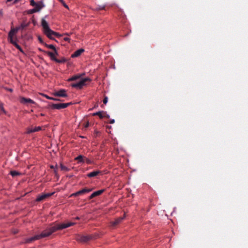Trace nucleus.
Instances as JSON below:
<instances>
[{"label":"nucleus","mask_w":248,"mask_h":248,"mask_svg":"<svg viewBox=\"0 0 248 248\" xmlns=\"http://www.w3.org/2000/svg\"><path fill=\"white\" fill-rule=\"evenodd\" d=\"M76 223L74 222H68L66 223L56 224L55 225L48 227L46 230L42 232L39 234L35 235L31 237L25 239L23 243H31L34 241L41 239L43 238L48 237L53 232L61 230L69 227L73 226Z\"/></svg>","instance_id":"obj_1"},{"label":"nucleus","mask_w":248,"mask_h":248,"mask_svg":"<svg viewBox=\"0 0 248 248\" xmlns=\"http://www.w3.org/2000/svg\"><path fill=\"white\" fill-rule=\"evenodd\" d=\"M42 26L43 28L44 33L50 39L56 41V40L52 36L54 35L55 31H52L48 24V23L43 18L41 20Z\"/></svg>","instance_id":"obj_2"},{"label":"nucleus","mask_w":248,"mask_h":248,"mask_svg":"<svg viewBox=\"0 0 248 248\" xmlns=\"http://www.w3.org/2000/svg\"><path fill=\"white\" fill-rule=\"evenodd\" d=\"M30 24V22L26 23L25 21H23L20 24V25L19 26L16 27V28L11 27V30L9 31L8 34L16 36V34L19 30H23L25 28L28 27L29 26Z\"/></svg>","instance_id":"obj_3"},{"label":"nucleus","mask_w":248,"mask_h":248,"mask_svg":"<svg viewBox=\"0 0 248 248\" xmlns=\"http://www.w3.org/2000/svg\"><path fill=\"white\" fill-rule=\"evenodd\" d=\"M74 103L72 102H70L67 103H59V104H54V103H49L47 107V108H51L52 109H61L63 108H65L68 106L74 104Z\"/></svg>","instance_id":"obj_4"},{"label":"nucleus","mask_w":248,"mask_h":248,"mask_svg":"<svg viewBox=\"0 0 248 248\" xmlns=\"http://www.w3.org/2000/svg\"><path fill=\"white\" fill-rule=\"evenodd\" d=\"M97 235L91 234L87 235H81L78 234L76 240L80 243H87L90 240L95 239L97 238Z\"/></svg>","instance_id":"obj_5"},{"label":"nucleus","mask_w":248,"mask_h":248,"mask_svg":"<svg viewBox=\"0 0 248 248\" xmlns=\"http://www.w3.org/2000/svg\"><path fill=\"white\" fill-rule=\"evenodd\" d=\"M87 81H91V79L89 78H82L78 83H72L71 86L73 88H75L78 89H81L84 86L86 85V82Z\"/></svg>","instance_id":"obj_6"},{"label":"nucleus","mask_w":248,"mask_h":248,"mask_svg":"<svg viewBox=\"0 0 248 248\" xmlns=\"http://www.w3.org/2000/svg\"><path fill=\"white\" fill-rule=\"evenodd\" d=\"M7 40L9 43L14 46L17 49L21 46L18 44L17 36L8 34Z\"/></svg>","instance_id":"obj_7"},{"label":"nucleus","mask_w":248,"mask_h":248,"mask_svg":"<svg viewBox=\"0 0 248 248\" xmlns=\"http://www.w3.org/2000/svg\"><path fill=\"white\" fill-rule=\"evenodd\" d=\"M7 40L9 43L14 46L17 49L21 46L18 44L17 36L8 34Z\"/></svg>","instance_id":"obj_8"},{"label":"nucleus","mask_w":248,"mask_h":248,"mask_svg":"<svg viewBox=\"0 0 248 248\" xmlns=\"http://www.w3.org/2000/svg\"><path fill=\"white\" fill-rule=\"evenodd\" d=\"M47 55L50 57V59L52 61H53L57 63H62L65 62L67 61V60L64 57H62L61 59H57L56 58L55 56H54V54L52 52H47Z\"/></svg>","instance_id":"obj_9"},{"label":"nucleus","mask_w":248,"mask_h":248,"mask_svg":"<svg viewBox=\"0 0 248 248\" xmlns=\"http://www.w3.org/2000/svg\"><path fill=\"white\" fill-rule=\"evenodd\" d=\"M55 193V192H53L48 193H43L41 195L37 196V197L35 200V201L37 202H41V201L45 200L46 199L53 195Z\"/></svg>","instance_id":"obj_10"},{"label":"nucleus","mask_w":248,"mask_h":248,"mask_svg":"<svg viewBox=\"0 0 248 248\" xmlns=\"http://www.w3.org/2000/svg\"><path fill=\"white\" fill-rule=\"evenodd\" d=\"M93 190V188H88L87 187L84 188L81 190H80L75 193H72L70 195V197H76L79 195L83 194L86 193H89Z\"/></svg>","instance_id":"obj_11"},{"label":"nucleus","mask_w":248,"mask_h":248,"mask_svg":"<svg viewBox=\"0 0 248 248\" xmlns=\"http://www.w3.org/2000/svg\"><path fill=\"white\" fill-rule=\"evenodd\" d=\"M53 95L58 97H67L68 94L66 93V91L65 89H61L57 92H54L53 93Z\"/></svg>","instance_id":"obj_12"},{"label":"nucleus","mask_w":248,"mask_h":248,"mask_svg":"<svg viewBox=\"0 0 248 248\" xmlns=\"http://www.w3.org/2000/svg\"><path fill=\"white\" fill-rule=\"evenodd\" d=\"M105 191V189H100L93 192L89 197V200H91L95 197L101 195Z\"/></svg>","instance_id":"obj_13"},{"label":"nucleus","mask_w":248,"mask_h":248,"mask_svg":"<svg viewBox=\"0 0 248 248\" xmlns=\"http://www.w3.org/2000/svg\"><path fill=\"white\" fill-rule=\"evenodd\" d=\"M20 102L22 104L31 103L35 104V102L30 98H27L24 97H21L20 98Z\"/></svg>","instance_id":"obj_14"},{"label":"nucleus","mask_w":248,"mask_h":248,"mask_svg":"<svg viewBox=\"0 0 248 248\" xmlns=\"http://www.w3.org/2000/svg\"><path fill=\"white\" fill-rule=\"evenodd\" d=\"M41 130H42V127L41 126H36L34 128L28 127L27 129L26 133L28 134H30L31 133L39 131Z\"/></svg>","instance_id":"obj_15"},{"label":"nucleus","mask_w":248,"mask_h":248,"mask_svg":"<svg viewBox=\"0 0 248 248\" xmlns=\"http://www.w3.org/2000/svg\"><path fill=\"white\" fill-rule=\"evenodd\" d=\"M84 51L85 50L83 48H80L78 49L71 55V57L72 58L78 57L82 53L84 52Z\"/></svg>","instance_id":"obj_16"},{"label":"nucleus","mask_w":248,"mask_h":248,"mask_svg":"<svg viewBox=\"0 0 248 248\" xmlns=\"http://www.w3.org/2000/svg\"><path fill=\"white\" fill-rule=\"evenodd\" d=\"M125 217V214L123 217H119L116 218L114 221L111 222V224L112 226H115L119 224Z\"/></svg>","instance_id":"obj_17"},{"label":"nucleus","mask_w":248,"mask_h":248,"mask_svg":"<svg viewBox=\"0 0 248 248\" xmlns=\"http://www.w3.org/2000/svg\"><path fill=\"white\" fill-rule=\"evenodd\" d=\"M102 172L100 170H95L87 174V176L89 178H92L98 175L99 174H101Z\"/></svg>","instance_id":"obj_18"},{"label":"nucleus","mask_w":248,"mask_h":248,"mask_svg":"<svg viewBox=\"0 0 248 248\" xmlns=\"http://www.w3.org/2000/svg\"><path fill=\"white\" fill-rule=\"evenodd\" d=\"M85 75V74L83 73V74H81V75L80 74H78V75H74L73 77H72L71 78H69L67 80V81H71L76 80H77L78 79L80 78L82 75Z\"/></svg>","instance_id":"obj_19"},{"label":"nucleus","mask_w":248,"mask_h":248,"mask_svg":"<svg viewBox=\"0 0 248 248\" xmlns=\"http://www.w3.org/2000/svg\"><path fill=\"white\" fill-rule=\"evenodd\" d=\"M40 94L41 95L45 97L46 98H47L48 99H49V100H54V101H61L59 98H54V97H50V96H48L47 95H46V94H44L43 93H40Z\"/></svg>","instance_id":"obj_20"},{"label":"nucleus","mask_w":248,"mask_h":248,"mask_svg":"<svg viewBox=\"0 0 248 248\" xmlns=\"http://www.w3.org/2000/svg\"><path fill=\"white\" fill-rule=\"evenodd\" d=\"M84 157L82 155H79L75 158V160L78 161V163H83L85 162Z\"/></svg>","instance_id":"obj_21"},{"label":"nucleus","mask_w":248,"mask_h":248,"mask_svg":"<svg viewBox=\"0 0 248 248\" xmlns=\"http://www.w3.org/2000/svg\"><path fill=\"white\" fill-rule=\"evenodd\" d=\"M106 113V112H104L103 111H99L95 113H93V116H98L99 118L102 119L104 117V116L103 115V113Z\"/></svg>","instance_id":"obj_22"},{"label":"nucleus","mask_w":248,"mask_h":248,"mask_svg":"<svg viewBox=\"0 0 248 248\" xmlns=\"http://www.w3.org/2000/svg\"><path fill=\"white\" fill-rule=\"evenodd\" d=\"M34 6V10H35L36 12H38L41 10L42 8L45 7V5H39L37 3H36V5H35Z\"/></svg>","instance_id":"obj_23"},{"label":"nucleus","mask_w":248,"mask_h":248,"mask_svg":"<svg viewBox=\"0 0 248 248\" xmlns=\"http://www.w3.org/2000/svg\"><path fill=\"white\" fill-rule=\"evenodd\" d=\"M10 174L13 176L15 177L21 174V173L16 170H11L10 172Z\"/></svg>","instance_id":"obj_24"},{"label":"nucleus","mask_w":248,"mask_h":248,"mask_svg":"<svg viewBox=\"0 0 248 248\" xmlns=\"http://www.w3.org/2000/svg\"><path fill=\"white\" fill-rule=\"evenodd\" d=\"M60 167L61 170H63L65 171H69L70 170V169L69 168L64 166L62 163L60 164Z\"/></svg>","instance_id":"obj_25"},{"label":"nucleus","mask_w":248,"mask_h":248,"mask_svg":"<svg viewBox=\"0 0 248 248\" xmlns=\"http://www.w3.org/2000/svg\"><path fill=\"white\" fill-rule=\"evenodd\" d=\"M44 46L47 48L51 49L53 50L56 48L55 46L53 45H48L46 43Z\"/></svg>","instance_id":"obj_26"},{"label":"nucleus","mask_w":248,"mask_h":248,"mask_svg":"<svg viewBox=\"0 0 248 248\" xmlns=\"http://www.w3.org/2000/svg\"><path fill=\"white\" fill-rule=\"evenodd\" d=\"M26 13L28 15H31V14H32L33 13H36V12L35 10H34V9L33 8L32 9H30V10H27L26 11Z\"/></svg>","instance_id":"obj_27"},{"label":"nucleus","mask_w":248,"mask_h":248,"mask_svg":"<svg viewBox=\"0 0 248 248\" xmlns=\"http://www.w3.org/2000/svg\"><path fill=\"white\" fill-rule=\"evenodd\" d=\"M85 162H86L87 164H93V161L89 159L88 158L84 157Z\"/></svg>","instance_id":"obj_28"},{"label":"nucleus","mask_w":248,"mask_h":248,"mask_svg":"<svg viewBox=\"0 0 248 248\" xmlns=\"http://www.w3.org/2000/svg\"><path fill=\"white\" fill-rule=\"evenodd\" d=\"M55 168H56V169H55L54 170V172L55 176L58 178L59 175H58V170H58V165H55Z\"/></svg>","instance_id":"obj_29"},{"label":"nucleus","mask_w":248,"mask_h":248,"mask_svg":"<svg viewBox=\"0 0 248 248\" xmlns=\"http://www.w3.org/2000/svg\"><path fill=\"white\" fill-rule=\"evenodd\" d=\"M38 39L39 42L41 44H43V45H45V44H46V43H45V42L43 41V40L42 38H41V37L40 35L38 36Z\"/></svg>","instance_id":"obj_30"},{"label":"nucleus","mask_w":248,"mask_h":248,"mask_svg":"<svg viewBox=\"0 0 248 248\" xmlns=\"http://www.w3.org/2000/svg\"><path fill=\"white\" fill-rule=\"evenodd\" d=\"M36 3L34 0H30V5L32 6H34L35 5H36Z\"/></svg>","instance_id":"obj_31"},{"label":"nucleus","mask_w":248,"mask_h":248,"mask_svg":"<svg viewBox=\"0 0 248 248\" xmlns=\"http://www.w3.org/2000/svg\"><path fill=\"white\" fill-rule=\"evenodd\" d=\"M63 34H60L59 32H55L54 36H55L57 37H60L63 36Z\"/></svg>","instance_id":"obj_32"},{"label":"nucleus","mask_w":248,"mask_h":248,"mask_svg":"<svg viewBox=\"0 0 248 248\" xmlns=\"http://www.w3.org/2000/svg\"><path fill=\"white\" fill-rule=\"evenodd\" d=\"M105 8V6H99L96 8L97 10H101L104 9Z\"/></svg>","instance_id":"obj_33"},{"label":"nucleus","mask_w":248,"mask_h":248,"mask_svg":"<svg viewBox=\"0 0 248 248\" xmlns=\"http://www.w3.org/2000/svg\"><path fill=\"white\" fill-rule=\"evenodd\" d=\"M31 21H32V23H33V24L34 25V26H35L37 23V22L35 20V19L34 18V16H33L31 18Z\"/></svg>","instance_id":"obj_34"},{"label":"nucleus","mask_w":248,"mask_h":248,"mask_svg":"<svg viewBox=\"0 0 248 248\" xmlns=\"http://www.w3.org/2000/svg\"><path fill=\"white\" fill-rule=\"evenodd\" d=\"M4 89L7 91H9L11 93H12L13 92V90L12 88H9L8 87H4Z\"/></svg>","instance_id":"obj_35"},{"label":"nucleus","mask_w":248,"mask_h":248,"mask_svg":"<svg viewBox=\"0 0 248 248\" xmlns=\"http://www.w3.org/2000/svg\"><path fill=\"white\" fill-rule=\"evenodd\" d=\"M62 5L65 7L67 9H69V7H68V6L65 3V2H64V1H63L62 2H61Z\"/></svg>","instance_id":"obj_36"},{"label":"nucleus","mask_w":248,"mask_h":248,"mask_svg":"<svg viewBox=\"0 0 248 248\" xmlns=\"http://www.w3.org/2000/svg\"><path fill=\"white\" fill-rule=\"evenodd\" d=\"M108 97L107 96H105L104 97V99H103V103L104 104H106L107 103V102H108Z\"/></svg>","instance_id":"obj_37"},{"label":"nucleus","mask_w":248,"mask_h":248,"mask_svg":"<svg viewBox=\"0 0 248 248\" xmlns=\"http://www.w3.org/2000/svg\"><path fill=\"white\" fill-rule=\"evenodd\" d=\"M38 50L40 52L45 53L46 54H47V53L49 52V51H46L45 50H44L43 49H41V48H38Z\"/></svg>","instance_id":"obj_38"},{"label":"nucleus","mask_w":248,"mask_h":248,"mask_svg":"<svg viewBox=\"0 0 248 248\" xmlns=\"http://www.w3.org/2000/svg\"><path fill=\"white\" fill-rule=\"evenodd\" d=\"M63 40L65 41H67L68 42H70V39L69 38V37H64L63 38Z\"/></svg>","instance_id":"obj_39"},{"label":"nucleus","mask_w":248,"mask_h":248,"mask_svg":"<svg viewBox=\"0 0 248 248\" xmlns=\"http://www.w3.org/2000/svg\"><path fill=\"white\" fill-rule=\"evenodd\" d=\"M39 5H45L42 0L39 1L37 2Z\"/></svg>","instance_id":"obj_40"},{"label":"nucleus","mask_w":248,"mask_h":248,"mask_svg":"<svg viewBox=\"0 0 248 248\" xmlns=\"http://www.w3.org/2000/svg\"><path fill=\"white\" fill-rule=\"evenodd\" d=\"M54 51V56L56 55H58V51L57 50L56 48H55V49L53 50Z\"/></svg>","instance_id":"obj_41"},{"label":"nucleus","mask_w":248,"mask_h":248,"mask_svg":"<svg viewBox=\"0 0 248 248\" xmlns=\"http://www.w3.org/2000/svg\"><path fill=\"white\" fill-rule=\"evenodd\" d=\"M89 124H90L89 122H88H88L85 124L84 125V127H85V128H87V127H88V126H89Z\"/></svg>","instance_id":"obj_42"},{"label":"nucleus","mask_w":248,"mask_h":248,"mask_svg":"<svg viewBox=\"0 0 248 248\" xmlns=\"http://www.w3.org/2000/svg\"><path fill=\"white\" fill-rule=\"evenodd\" d=\"M23 54H25V52L24 51V50H23V49L21 47H20V48H19L18 49Z\"/></svg>","instance_id":"obj_43"},{"label":"nucleus","mask_w":248,"mask_h":248,"mask_svg":"<svg viewBox=\"0 0 248 248\" xmlns=\"http://www.w3.org/2000/svg\"><path fill=\"white\" fill-rule=\"evenodd\" d=\"M0 108H1V110H2V111L4 113H6V111H5V109H4V108H3V106H0Z\"/></svg>","instance_id":"obj_44"},{"label":"nucleus","mask_w":248,"mask_h":248,"mask_svg":"<svg viewBox=\"0 0 248 248\" xmlns=\"http://www.w3.org/2000/svg\"><path fill=\"white\" fill-rule=\"evenodd\" d=\"M72 32H70V33H65L64 34H63V35H67V36H70V35L72 34Z\"/></svg>","instance_id":"obj_45"},{"label":"nucleus","mask_w":248,"mask_h":248,"mask_svg":"<svg viewBox=\"0 0 248 248\" xmlns=\"http://www.w3.org/2000/svg\"><path fill=\"white\" fill-rule=\"evenodd\" d=\"M105 114V115H104V117H106L107 118H108V119L109 118V115L108 114H106V113Z\"/></svg>","instance_id":"obj_46"},{"label":"nucleus","mask_w":248,"mask_h":248,"mask_svg":"<svg viewBox=\"0 0 248 248\" xmlns=\"http://www.w3.org/2000/svg\"><path fill=\"white\" fill-rule=\"evenodd\" d=\"M115 122L114 119H111L109 121L110 124H113Z\"/></svg>","instance_id":"obj_47"},{"label":"nucleus","mask_w":248,"mask_h":248,"mask_svg":"<svg viewBox=\"0 0 248 248\" xmlns=\"http://www.w3.org/2000/svg\"><path fill=\"white\" fill-rule=\"evenodd\" d=\"M0 15L2 16H3V11L2 9L0 10Z\"/></svg>","instance_id":"obj_48"},{"label":"nucleus","mask_w":248,"mask_h":248,"mask_svg":"<svg viewBox=\"0 0 248 248\" xmlns=\"http://www.w3.org/2000/svg\"><path fill=\"white\" fill-rule=\"evenodd\" d=\"M94 132H95V134H96V136H97V135H98V134H99V133H100V132H99V131H94Z\"/></svg>","instance_id":"obj_49"},{"label":"nucleus","mask_w":248,"mask_h":248,"mask_svg":"<svg viewBox=\"0 0 248 248\" xmlns=\"http://www.w3.org/2000/svg\"><path fill=\"white\" fill-rule=\"evenodd\" d=\"M50 168H51V169H54V170H55V169H56V168H55V166H54L53 165H51V166H50Z\"/></svg>","instance_id":"obj_50"},{"label":"nucleus","mask_w":248,"mask_h":248,"mask_svg":"<svg viewBox=\"0 0 248 248\" xmlns=\"http://www.w3.org/2000/svg\"><path fill=\"white\" fill-rule=\"evenodd\" d=\"M75 219H77V220H79V217H75Z\"/></svg>","instance_id":"obj_51"},{"label":"nucleus","mask_w":248,"mask_h":248,"mask_svg":"<svg viewBox=\"0 0 248 248\" xmlns=\"http://www.w3.org/2000/svg\"><path fill=\"white\" fill-rule=\"evenodd\" d=\"M40 115H41V116H44L45 115V114H44V113H41V114H40Z\"/></svg>","instance_id":"obj_52"},{"label":"nucleus","mask_w":248,"mask_h":248,"mask_svg":"<svg viewBox=\"0 0 248 248\" xmlns=\"http://www.w3.org/2000/svg\"><path fill=\"white\" fill-rule=\"evenodd\" d=\"M17 232H18V231H14V233L15 234L17 233Z\"/></svg>","instance_id":"obj_53"},{"label":"nucleus","mask_w":248,"mask_h":248,"mask_svg":"<svg viewBox=\"0 0 248 248\" xmlns=\"http://www.w3.org/2000/svg\"><path fill=\"white\" fill-rule=\"evenodd\" d=\"M97 107H98V105H95L94 106V107H93V108H97Z\"/></svg>","instance_id":"obj_54"},{"label":"nucleus","mask_w":248,"mask_h":248,"mask_svg":"<svg viewBox=\"0 0 248 248\" xmlns=\"http://www.w3.org/2000/svg\"><path fill=\"white\" fill-rule=\"evenodd\" d=\"M60 2H62L63 1H64L63 0H58Z\"/></svg>","instance_id":"obj_55"},{"label":"nucleus","mask_w":248,"mask_h":248,"mask_svg":"<svg viewBox=\"0 0 248 248\" xmlns=\"http://www.w3.org/2000/svg\"><path fill=\"white\" fill-rule=\"evenodd\" d=\"M79 137H80V138H84V137L82 136H80Z\"/></svg>","instance_id":"obj_56"},{"label":"nucleus","mask_w":248,"mask_h":248,"mask_svg":"<svg viewBox=\"0 0 248 248\" xmlns=\"http://www.w3.org/2000/svg\"><path fill=\"white\" fill-rule=\"evenodd\" d=\"M107 127H108V128H111V126H107Z\"/></svg>","instance_id":"obj_57"},{"label":"nucleus","mask_w":248,"mask_h":248,"mask_svg":"<svg viewBox=\"0 0 248 248\" xmlns=\"http://www.w3.org/2000/svg\"><path fill=\"white\" fill-rule=\"evenodd\" d=\"M107 127H108V128H111V126H107Z\"/></svg>","instance_id":"obj_58"}]
</instances>
